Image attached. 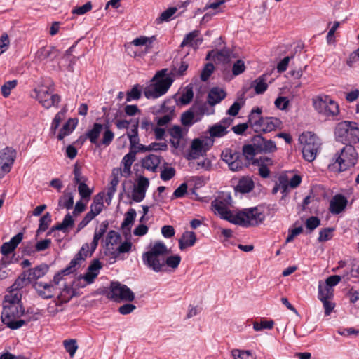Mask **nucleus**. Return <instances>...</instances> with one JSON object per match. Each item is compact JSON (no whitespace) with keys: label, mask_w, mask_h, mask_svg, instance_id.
Wrapping results in <instances>:
<instances>
[{"label":"nucleus","mask_w":359,"mask_h":359,"mask_svg":"<svg viewBox=\"0 0 359 359\" xmlns=\"http://www.w3.org/2000/svg\"><path fill=\"white\" fill-rule=\"evenodd\" d=\"M49 266L47 264L42 263L34 268L26 271L27 272L28 281H36L39 278L44 276L48 271Z\"/></svg>","instance_id":"obj_23"},{"label":"nucleus","mask_w":359,"mask_h":359,"mask_svg":"<svg viewBox=\"0 0 359 359\" xmlns=\"http://www.w3.org/2000/svg\"><path fill=\"white\" fill-rule=\"evenodd\" d=\"M215 69V67L212 63L208 62L205 65L203 69H202L201 74V79L203 81H206L208 80L211 74H212Z\"/></svg>","instance_id":"obj_50"},{"label":"nucleus","mask_w":359,"mask_h":359,"mask_svg":"<svg viewBox=\"0 0 359 359\" xmlns=\"http://www.w3.org/2000/svg\"><path fill=\"white\" fill-rule=\"evenodd\" d=\"M137 213L135 209L130 208L125 215V218L121 224V229L126 235L130 233V226L133 224Z\"/></svg>","instance_id":"obj_26"},{"label":"nucleus","mask_w":359,"mask_h":359,"mask_svg":"<svg viewBox=\"0 0 359 359\" xmlns=\"http://www.w3.org/2000/svg\"><path fill=\"white\" fill-rule=\"evenodd\" d=\"M17 80H12L6 81L3 86L1 87V94L4 97H8L12 89L15 88L17 86Z\"/></svg>","instance_id":"obj_49"},{"label":"nucleus","mask_w":359,"mask_h":359,"mask_svg":"<svg viewBox=\"0 0 359 359\" xmlns=\"http://www.w3.org/2000/svg\"><path fill=\"white\" fill-rule=\"evenodd\" d=\"M66 111L67 109L64 107L61 111L56 114L55 116L54 117L50 126V132L53 134H55L61 121L63 120L65 116Z\"/></svg>","instance_id":"obj_42"},{"label":"nucleus","mask_w":359,"mask_h":359,"mask_svg":"<svg viewBox=\"0 0 359 359\" xmlns=\"http://www.w3.org/2000/svg\"><path fill=\"white\" fill-rule=\"evenodd\" d=\"M104 233L105 232H104L102 229H95L93 241L90 243V246L89 245L88 256L90 257L93 255L98 245L99 240L104 236Z\"/></svg>","instance_id":"obj_40"},{"label":"nucleus","mask_w":359,"mask_h":359,"mask_svg":"<svg viewBox=\"0 0 359 359\" xmlns=\"http://www.w3.org/2000/svg\"><path fill=\"white\" fill-rule=\"evenodd\" d=\"M262 110L257 107L252 109L249 114L250 128L257 133H267L279 128L281 121L276 117H263Z\"/></svg>","instance_id":"obj_3"},{"label":"nucleus","mask_w":359,"mask_h":359,"mask_svg":"<svg viewBox=\"0 0 359 359\" xmlns=\"http://www.w3.org/2000/svg\"><path fill=\"white\" fill-rule=\"evenodd\" d=\"M175 169L172 167L164 168L161 172V179L163 181H168L175 175Z\"/></svg>","instance_id":"obj_54"},{"label":"nucleus","mask_w":359,"mask_h":359,"mask_svg":"<svg viewBox=\"0 0 359 359\" xmlns=\"http://www.w3.org/2000/svg\"><path fill=\"white\" fill-rule=\"evenodd\" d=\"M221 156L231 171H239L244 168L239 151L226 148L222 151Z\"/></svg>","instance_id":"obj_13"},{"label":"nucleus","mask_w":359,"mask_h":359,"mask_svg":"<svg viewBox=\"0 0 359 359\" xmlns=\"http://www.w3.org/2000/svg\"><path fill=\"white\" fill-rule=\"evenodd\" d=\"M154 40H156L155 36L151 37L140 36L134 39L132 43L137 46L145 45L147 48L150 49L151 48V43Z\"/></svg>","instance_id":"obj_47"},{"label":"nucleus","mask_w":359,"mask_h":359,"mask_svg":"<svg viewBox=\"0 0 359 359\" xmlns=\"http://www.w3.org/2000/svg\"><path fill=\"white\" fill-rule=\"evenodd\" d=\"M177 7H170L164 11L160 16L156 19V22H162L164 21H170L174 19L173 15L177 11Z\"/></svg>","instance_id":"obj_41"},{"label":"nucleus","mask_w":359,"mask_h":359,"mask_svg":"<svg viewBox=\"0 0 359 359\" xmlns=\"http://www.w3.org/2000/svg\"><path fill=\"white\" fill-rule=\"evenodd\" d=\"M212 207L222 219L243 227L257 225L262 222L265 217L257 208L244 209L234 214L224 201L219 199L212 202Z\"/></svg>","instance_id":"obj_1"},{"label":"nucleus","mask_w":359,"mask_h":359,"mask_svg":"<svg viewBox=\"0 0 359 359\" xmlns=\"http://www.w3.org/2000/svg\"><path fill=\"white\" fill-rule=\"evenodd\" d=\"M78 124V119L76 118H70L67 120V121L64 124V126L60 129L58 135L57 139L59 140H62L65 138V137L70 135L73 130L75 129Z\"/></svg>","instance_id":"obj_25"},{"label":"nucleus","mask_w":359,"mask_h":359,"mask_svg":"<svg viewBox=\"0 0 359 359\" xmlns=\"http://www.w3.org/2000/svg\"><path fill=\"white\" fill-rule=\"evenodd\" d=\"M142 88L139 84L133 86L130 90L126 93V102L138 100L142 96Z\"/></svg>","instance_id":"obj_37"},{"label":"nucleus","mask_w":359,"mask_h":359,"mask_svg":"<svg viewBox=\"0 0 359 359\" xmlns=\"http://www.w3.org/2000/svg\"><path fill=\"white\" fill-rule=\"evenodd\" d=\"M209 133L212 137H222L228 133V130L226 126H223L221 123H217L209 128Z\"/></svg>","instance_id":"obj_35"},{"label":"nucleus","mask_w":359,"mask_h":359,"mask_svg":"<svg viewBox=\"0 0 359 359\" xmlns=\"http://www.w3.org/2000/svg\"><path fill=\"white\" fill-rule=\"evenodd\" d=\"M320 224V220L318 217L312 216L308 218L306 221V226L311 231H313Z\"/></svg>","instance_id":"obj_57"},{"label":"nucleus","mask_w":359,"mask_h":359,"mask_svg":"<svg viewBox=\"0 0 359 359\" xmlns=\"http://www.w3.org/2000/svg\"><path fill=\"white\" fill-rule=\"evenodd\" d=\"M51 240L50 238H46L42 240L39 242H37L35 245V250L36 252L43 251L50 247Z\"/></svg>","instance_id":"obj_64"},{"label":"nucleus","mask_w":359,"mask_h":359,"mask_svg":"<svg viewBox=\"0 0 359 359\" xmlns=\"http://www.w3.org/2000/svg\"><path fill=\"white\" fill-rule=\"evenodd\" d=\"M346 145L335 154L334 162L330 163L328 169L334 172H341L351 167H353L358 158V154L353 144H345Z\"/></svg>","instance_id":"obj_2"},{"label":"nucleus","mask_w":359,"mask_h":359,"mask_svg":"<svg viewBox=\"0 0 359 359\" xmlns=\"http://www.w3.org/2000/svg\"><path fill=\"white\" fill-rule=\"evenodd\" d=\"M29 283V282L28 281L27 272L25 271L22 273H20L18 278L15 280L14 283L11 286L12 290H20L25 287Z\"/></svg>","instance_id":"obj_38"},{"label":"nucleus","mask_w":359,"mask_h":359,"mask_svg":"<svg viewBox=\"0 0 359 359\" xmlns=\"http://www.w3.org/2000/svg\"><path fill=\"white\" fill-rule=\"evenodd\" d=\"M60 56V50L53 46H43L35 53L34 60L39 62H50L55 61Z\"/></svg>","instance_id":"obj_15"},{"label":"nucleus","mask_w":359,"mask_h":359,"mask_svg":"<svg viewBox=\"0 0 359 359\" xmlns=\"http://www.w3.org/2000/svg\"><path fill=\"white\" fill-rule=\"evenodd\" d=\"M299 140L302 144L303 158L308 162L313 161L321 145L318 137L311 132H305L299 136Z\"/></svg>","instance_id":"obj_8"},{"label":"nucleus","mask_w":359,"mask_h":359,"mask_svg":"<svg viewBox=\"0 0 359 359\" xmlns=\"http://www.w3.org/2000/svg\"><path fill=\"white\" fill-rule=\"evenodd\" d=\"M254 182L250 178H243L239 180L236 189L243 194L250 192L254 188Z\"/></svg>","instance_id":"obj_34"},{"label":"nucleus","mask_w":359,"mask_h":359,"mask_svg":"<svg viewBox=\"0 0 359 359\" xmlns=\"http://www.w3.org/2000/svg\"><path fill=\"white\" fill-rule=\"evenodd\" d=\"M74 205V196L72 192L65 190L63 195L58 200V207L60 208L71 209Z\"/></svg>","instance_id":"obj_31"},{"label":"nucleus","mask_w":359,"mask_h":359,"mask_svg":"<svg viewBox=\"0 0 359 359\" xmlns=\"http://www.w3.org/2000/svg\"><path fill=\"white\" fill-rule=\"evenodd\" d=\"M168 253L166 245L161 241H157L150 250L142 254V262L154 271L162 272L164 271V257Z\"/></svg>","instance_id":"obj_4"},{"label":"nucleus","mask_w":359,"mask_h":359,"mask_svg":"<svg viewBox=\"0 0 359 359\" xmlns=\"http://www.w3.org/2000/svg\"><path fill=\"white\" fill-rule=\"evenodd\" d=\"M132 248V243L130 241H125L122 243L116 251L112 252L114 257H117L121 253L129 252Z\"/></svg>","instance_id":"obj_53"},{"label":"nucleus","mask_w":359,"mask_h":359,"mask_svg":"<svg viewBox=\"0 0 359 359\" xmlns=\"http://www.w3.org/2000/svg\"><path fill=\"white\" fill-rule=\"evenodd\" d=\"M267 76L266 74H264L252 82L251 87L255 88L256 94H263L267 90L268 84L266 82Z\"/></svg>","instance_id":"obj_30"},{"label":"nucleus","mask_w":359,"mask_h":359,"mask_svg":"<svg viewBox=\"0 0 359 359\" xmlns=\"http://www.w3.org/2000/svg\"><path fill=\"white\" fill-rule=\"evenodd\" d=\"M78 184V191L81 197L83 199H89L92 194V190L89 189L85 182H79Z\"/></svg>","instance_id":"obj_51"},{"label":"nucleus","mask_w":359,"mask_h":359,"mask_svg":"<svg viewBox=\"0 0 359 359\" xmlns=\"http://www.w3.org/2000/svg\"><path fill=\"white\" fill-rule=\"evenodd\" d=\"M181 262V257L179 255H171L166 259L164 257V271H165L166 265L172 269L178 267Z\"/></svg>","instance_id":"obj_48"},{"label":"nucleus","mask_w":359,"mask_h":359,"mask_svg":"<svg viewBox=\"0 0 359 359\" xmlns=\"http://www.w3.org/2000/svg\"><path fill=\"white\" fill-rule=\"evenodd\" d=\"M23 314L24 309L22 306L13 304L8 308H4L1 313V320L8 328L17 330L26 324V321L24 320H15L16 318H19Z\"/></svg>","instance_id":"obj_10"},{"label":"nucleus","mask_w":359,"mask_h":359,"mask_svg":"<svg viewBox=\"0 0 359 359\" xmlns=\"http://www.w3.org/2000/svg\"><path fill=\"white\" fill-rule=\"evenodd\" d=\"M274 325V322L273 320H264L260 323H255L253 324V328L256 331H259L263 329H272Z\"/></svg>","instance_id":"obj_56"},{"label":"nucleus","mask_w":359,"mask_h":359,"mask_svg":"<svg viewBox=\"0 0 359 359\" xmlns=\"http://www.w3.org/2000/svg\"><path fill=\"white\" fill-rule=\"evenodd\" d=\"M74 296H76L75 290L70 286L65 285L57 299L61 303H67Z\"/></svg>","instance_id":"obj_32"},{"label":"nucleus","mask_w":359,"mask_h":359,"mask_svg":"<svg viewBox=\"0 0 359 359\" xmlns=\"http://www.w3.org/2000/svg\"><path fill=\"white\" fill-rule=\"evenodd\" d=\"M259 154L256 148L251 144H244L242 147V153L240 152V155L243 163H244L243 167H248L252 164L256 158L255 156Z\"/></svg>","instance_id":"obj_19"},{"label":"nucleus","mask_w":359,"mask_h":359,"mask_svg":"<svg viewBox=\"0 0 359 359\" xmlns=\"http://www.w3.org/2000/svg\"><path fill=\"white\" fill-rule=\"evenodd\" d=\"M231 355L234 359H256L250 351L233 349Z\"/></svg>","instance_id":"obj_44"},{"label":"nucleus","mask_w":359,"mask_h":359,"mask_svg":"<svg viewBox=\"0 0 359 359\" xmlns=\"http://www.w3.org/2000/svg\"><path fill=\"white\" fill-rule=\"evenodd\" d=\"M334 134L338 141L355 144L359 142V124L355 121H341L336 126Z\"/></svg>","instance_id":"obj_6"},{"label":"nucleus","mask_w":359,"mask_h":359,"mask_svg":"<svg viewBox=\"0 0 359 359\" xmlns=\"http://www.w3.org/2000/svg\"><path fill=\"white\" fill-rule=\"evenodd\" d=\"M196 241V236L194 231H185L179 240V248L181 250L193 246Z\"/></svg>","instance_id":"obj_27"},{"label":"nucleus","mask_w":359,"mask_h":359,"mask_svg":"<svg viewBox=\"0 0 359 359\" xmlns=\"http://www.w3.org/2000/svg\"><path fill=\"white\" fill-rule=\"evenodd\" d=\"M103 207V196L100 193L95 196L93 202L90 205V211L97 216L102 212Z\"/></svg>","instance_id":"obj_36"},{"label":"nucleus","mask_w":359,"mask_h":359,"mask_svg":"<svg viewBox=\"0 0 359 359\" xmlns=\"http://www.w3.org/2000/svg\"><path fill=\"white\" fill-rule=\"evenodd\" d=\"M149 185V180L145 177L140 176L137 180V184L135 186V188L146 192Z\"/></svg>","instance_id":"obj_63"},{"label":"nucleus","mask_w":359,"mask_h":359,"mask_svg":"<svg viewBox=\"0 0 359 359\" xmlns=\"http://www.w3.org/2000/svg\"><path fill=\"white\" fill-rule=\"evenodd\" d=\"M36 97L39 102L46 109L51 107H57L61 100L58 94H50L47 90H39Z\"/></svg>","instance_id":"obj_17"},{"label":"nucleus","mask_w":359,"mask_h":359,"mask_svg":"<svg viewBox=\"0 0 359 359\" xmlns=\"http://www.w3.org/2000/svg\"><path fill=\"white\" fill-rule=\"evenodd\" d=\"M252 145L259 154L273 153L277 150L275 142L266 140L261 134L255 135L252 138Z\"/></svg>","instance_id":"obj_16"},{"label":"nucleus","mask_w":359,"mask_h":359,"mask_svg":"<svg viewBox=\"0 0 359 359\" xmlns=\"http://www.w3.org/2000/svg\"><path fill=\"white\" fill-rule=\"evenodd\" d=\"M207 143L198 138L194 139L191 144V151L188 154L187 159H196L203 152H206L208 150Z\"/></svg>","instance_id":"obj_21"},{"label":"nucleus","mask_w":359,"mask_h":359,"mask_svg":"<svg viewBox=\"0 0 359 359\" xmlns=\"http://www.w3.org/2000/svg\"><path fill=\"white\" fill-rule=\"evenodd\" d=\"M347 198L342 194L335 195L330 203V212L334 215L341 213L347 205Z\"/></svg>","instance_id":"obj_20"},{"label":"nucleus","mask_w":359,"mask_h":359,"mask_svg":"<svg viewBox=\"0 0 359 359\" xmlns=\"http://www.w3.org/2000/svg\"><path fill=\"white\" fill-rule=\"evenodd\" d=\"M89 244L84 243L79 251L75 255L74 257L71 260L68 266L62 270H60L55 274L51 281L55 287L59 284L64 276L69 275L76 271L81 266V262L86 260L88 257Z\"/></svg>","instance_id":"obj_9"},{"label":"nucleus","mask_w":359,"mask_h":359,"mask_svg":"<svg viewBox=\"0 0 359 359\" xmlns=\"http://www.w3.org/2000/svg\"><path fill=\"white\" fill-rule=\"evenodd\" d=\"M121 241V235L115 231L114 230H111L108 232V234L106 238V245L109 248L111 245L114 246L118 243Z\"/></svg>","instance_id":"obj_45"},{"label":"nucleus","mask_w":359,"mask_h":359,"mask_svg":"<svg viewBox=\"0 0 359 359\" xmlns=\"http://www.w3.org/2000/svg\"><path fill=\"white\" fill-rule=\"evenodd\" d=\"M200 32L198 30H194L189 33H188L184 38L182 42L181 43L180 46H190L195 47L197 46L198 43H201L202 39H198L197 37L198 36Z\"/></svg>","instance_id":"obj_28"},{"label":"nucleus","mask_w":359,"mask_h":359,"mask_svg":"<svg viewBox=\"0 0 359 359\" xmlns=\"http://www.w3.org/2000/svg\"><path fill=\"white\" fill-rule=\"evenodd\" d=\"M231 51L229 49L223 48L220 50H211L206 55V60L212 59L215 62L223 64L229 63L230 61Z\"/></svg>","instance_id":"obj_22"},{"label":"nucleus","mask_w":359,"mask_h":359,"mask_svg":"<svg viewBox=\"0 0 359 359\" xmlns=\"http://www.w3.org/2000/svg\"><path fill=\"white\" fill-rule=\"evenodd\" d=\"M313 107L326 116H334L339 112L338 104L328 95H319L313 99Z\"/></svg>","instance_id":"obj_11"},{"label":"nucleus","mask_w":359,"mask_h":359,"mask_svg":"<svg viewBox=\"0 0 359 359\" xmlns=\"http://www.w3.org/2000/svg\"><path fill=\"white\" fill-rule=\"evenodd\" d=\"M194 114L191 111H187L182 114L181 122L184 126H191L193 124Z\"/></svg>","instance_id":"obj_58"},{"label":"nucleus","mask_w":359,"mask_h":359,"mask_svg":"<svg viewBox=\"0 0 359 359\" xmlns=\"http://www.w3.org/2000/svg\"><path fill=\"white\" fill-rule=\"evenodd\" d=\"M38 294L43 299H51L54 297L56 287L52 282L48 283L36 282L34 285Z\"/></svg>","instance_id":"obj_18"},{"label":"nucleus","mask_w":359,"mask_h":359,"mask_svg":"<svg viewBox=\"0 0 359 359\" xmlns=\"http://www.w3.org/2000/svg\"><path fill=\"white\" fill-rule=\"evenodd\" d=\"M51 221V215L49 212H46L39 219V225L36 231V234L39 235L46 231L50 224Z\"/></svg>","instance_id":"obj_39"},{"label":"nucleus","mask_w":359,"mask_h":359,"mask_svg":"<svg viewBox=\"0 0 359 359\" xmlns=\"http://www.w3.org/2000/svg\"><path fill=\"white\" fill-rule=\"evenodd\" d=\"M74 224V220L72 218V217L70 215L69 213H67L62 222L60 224H57V227L60 228V229H62L63 232H66L67 229L69 227H72Z\"/></svg>","instance_id":"obj_52"},{"label":"nucleus","mask_w":359,"mask_h":359,"mask_svg":"<svg viewBox=\"0 0 359 359\" xmlns=\"http://www.w3.org/2000/svg\"><path fill=\"white\" fill-rule=\"evenodd\" d=\"M318 297L321 302L323 301V297H325V300L330 299L333 297V290L327 286H323L321 284H319Z\"/></svg>","instance_id":"obj_46"},{"label":"nucleus","mask_w":359,"mask_h":359,"mask_svg":"<svg viewBox=\"0 0 359 359\" xmlns=\"http://www.w3.org/2000/svg\"><path fill=\"white\" fill-rule=\"evenodd\" d=\"M161 157L155 154H149L142 161V166L148 170L156 172L161 163Z\"/></svg>","instance_id":"obj_24"},{"label":"nucleus","mask_w":359,"mask_h":359,"mask_svg":"<svg viewBox=\"0 0 359 359\" xmlns=\"http://www.w3.org/2000/svg\"><path fill=\"white\" fill-rule=\"evenodd\" d=\"M226 97V93L224 90L219 88H212L208 95V102L210 104L214 105L220 102Z\"/></svg>","instance_id":"obj_29"},{"label":"nucleus","mask_w":359,"mask_h":359,"mask_svg":"<svg viewBox=\"0 0 359 359\" xmlns=\"http://www.w3.org/2000/svg\"><path fill=\"white\" fill-rule=\"evenodd\" d=\"M16 156V151L11 147H6L0 151V178L9 172Z\"/></svg>","instance_id":"obj_14"},{"label":"nucleus","mask_w":359,"mask_h":359,"mask_svg":"<svg viewBox=\"0 0 359 359\" xmlns=\"http://www.w3.org/2000/svg\"><path fill=\"white\" fill-rule=\"evenodd\" d=\"M169 114H163L162 116L159 117L157 120V124L160 126L167 125L174 118L173 109H172Z\"/></svg>","instance_id":"obj_62"},{"label":"nucleus","mask_w":359,"mask_h":359,"mask_svg":"<svg viewBox=\"0 0 359 359\" xmlns=\"http://www.w3.org/2000/svg\"><path fill=\"white\" fill-rule=\"evenodd\" d=\"M63 346L65 351L69 354L70 357H74L77 349V341L74 339H66L63 341Z\"/></svg>","instance_id":"obj_43"},{"label":"nucleus","mask_w":359,"mask_h":359,"mask_svg":"<svg viewBox=\"0 0 359 359\" xmlns=\"http://www.w3.org/2000/svg\"><path fill=\"white\" fill-rule=\"evenodd\" d=\"M194 97L192 88H187L180 97V101L182 104H188L191 102Z\"/></svg>","instance_id":"obj_55"},{"label":"nucleus","mask_w":359,"mask_h":359,"mask_svg":"<svg viewBox=\"0 0 359 359\" xmlns=\"http://www.w3.org/2000/svg\"><path fill=\"white\" fill-rule=\"evenodd\" d=\"M105 294L108 299L116 302L119 300L131 302L135 298L134 293L126 285H122L118 282H111L110 288L106 291Z\"/></svg>","instance_id":"obj_12"},{"label":"nucleus","mask_w":359,"mask_h":359,"mask_svg":"<svg viewBox=\"0 0 359 359\" xmlns=\"http://www.w3.org/2000/svg\"><path fill=\"white\" fill-rule=\"evenodd\" d=\"M248 128H250L249 116L248 117L247 123H239L236 126H233L232 130L236 135H243Z\"/></svg>","instance_id":"obj_60"},{"label":"nucleus","mask_w":359,"mask_h":359,"mask_svg":"<svg viewBox=\"0 0 359 359\" xmlns=\"http://www.w3.org/2000/svg\"><path fill=\"white\" fill-rule=\"evenodd\" d=\"M245 66L244 62L241 60H238L233 65L232 72L235 76L239 75L245 71Z\"/></svg>","instance_id":"obj_61"},{"label":"nucleus","mask_w":359,"mask_h":359,"mask_svg":"<svg viewBox=\"0 0 359 359\" xmlns=\"http://www.w3.org/2000/svg\"><path fill=\"white\" fill-rule=\"evenodd\" d=\"M167 69H163L155 74L151 79V83L144 89V96L147 99H156L164 94L170 87L172 79L167 76Z\"/></svg>","instance_id":"obj_5"},{"label":"nucleus","mask_w":359,"mask_h":359,"mask_svg":"<svg viewBox=\"0 0 359 359\" xmlns=\"http://www.w3.org/2000/svg\"><path fill=\"white\" fill-rule=\"evenodd\" d=\"M86 134L90 143L97 147L102 145L109 146L114 138V133L109 128V125L99 123H95L92 128L86 131Z\"/></svg>","instance_id":"obj_7"},{"label":"nucleus","mask_w":359,"mask_h":359,"mask_svg":"<svg viewBox=\"0 0 359 359\" xmlns=\"http://www.w3.org/2000/svg\"><path fill=\"white\" fill-rule=\"evenodd\" d=\"M91 9H92V4L90 1H88L83 6H78V7L75 8L72 11V13L74 14H77V15H83L86 13H87L88 11H90Z\"/></svg>","instance_id":"obj_59"},{"label":"nucleus","mask_w":359,"mask_h":359,"mask_svg":"<svg viewBox=\"0 0 359 359\" xmlns=\"http://www.w3.org/2000/svg\"><path fill=\"white\" fill-rule=\"evenodd\" d=\"M138 127L139 120L136 119L134 121H133L132 128L127 134L131 147H135L136 144H137L139 142Z\"/></svg>","instance_id":"obj_33"}]
</instances>
